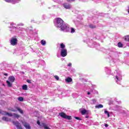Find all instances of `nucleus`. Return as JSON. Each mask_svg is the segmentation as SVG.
<instances>
[{"label":"nucleus","instance_id":"1","mask_svg":"<svg viewBox=\"0 0 129 129\" xmlns=\"http://www.w3.org/2000/svg\"><path fill=\"white\" fill-rule=\"evenodd\" d=\"M56 27H57V28H60L61 31H64V30H65V28L63 26V25H64V21H63V20H62V19L60 18H56Z\"/></svg>","mask_w":129,"mask_h":129},{"label":"nucleus","instance_id":"2","mask_svg":"<svg viewBox=\"0 0 129 129\" xmlns=\"http://www.w3.org/2000/svg\"><path fill=\"white\" fill-rule=\"evenodd\" d=\"M59 115H60V116H61V117H62V118H64L66 119H69V120L71 119V116H68L66 115V113L63 112L59 113Z\"/></svg>","mask_w":129,"mask_h":129},{"label":"nucleus","instance_id":"3","mask_svg":"<svg viewBox=\"0 0 129 129\" xmlns=\"http://www.w3.org/2000/svg\"><path fill=\"white\" fill-rule=\"evenodd\" d=\"M10 43L12 46H16L18 44V39L12 37L10 40Z\"/></svg>","mask_w":129,"mask_h":129},{"label":"nucleus","instance_id":"4","mask_svg":"<svg viewBox=\"0 0 129 129\" xmlns=\"http://www.w3.org/2000/svg\"><path fill=\"white\" fill-rule=\"evenodd\" d=\"M60 55L61 57H66L67 56V49H62L60 52Z\"/></svg>","mask_w":129,"mask_h":129},{"label":"nucleus","instance_id":"5","mask_svg":"<svg viewBox=\"0 0 129 129\" xmlns=\"http://www.w3.org/2000/svg\"><path fill=\"white\" fill-rule=\"evenodd\" d=\"M1 114H2V115H8V116H13V114H12V113H9L4 111H2Z\"/></svg>","mask_w":129,"mask_h":129},{"label":"nucleus","instance_id":"6","mask_svg":"<svg viewBox=\"0 0 129 129\" xmlns=\"http://www.w3.org/2000/svg\"><path fill=\"white\" fill-rule=\"evenodd\" d=\"M63 8H64V9H66L67 10H69L71 9V6L68 3H64L63 4Z\"/></svg>","mask_w":129,"mask_h":129},{"label":"nucleus","instance_id":"7","mask_svg":"<svg viewBox=\"0 0 129 129\" xmlns=\"http://www.w3.org/2000/svg\"><path fill=\"white\" fill-rule=\"evenodd\" d=\"M9 80L10 81V82H15V80H16V78H15V77L14 76H10L9 78Z\"/></svg>","mask_w":129,"mask_h":129},{"label":"nucleus","instance_id":"8","mask_svg":"<svg viewBox=\"0 0 129 129\" xmlns=\"http://www.w3.org/2000/svg\"><path fill=\"white\" fill-rule=\"evenodd\" d=\"M66 81L68 82V83H70V82H72V78L68 77L66 79Z\"/></svg>","mask_w":129,"mask_h":129},{"label":"nucleus","instance_id":"9","mask_svg":"<svg viewBox=\"0 0 129 129\" xmlns=\"http://www.w3.org/2000/svg\"><path fill=\"white\" fill-rule=\"evenodd\" d=\"M24 126H25V127H26V128L31 129V126H30V124H28L27 123H25Z\"/></svg>","mask_w":129,"mask_h":129},{"label":"nucleus","instance_id":"10","mask_svg":"<svg viewBox=\"0 0 129 129\" xmlns=\"http://www.w3.org/2000/svg\"><path fill=\"white\" fill-rule=\"evenodd\" d=\"M16 109H17V110H18V111H19L20 113H21L22 114H24V111H23V110H22L21 108L18 107H16Z\"/></svg>","mask_w":129,"mask_h":129},{"label":"nucleus","instance_id":"11","mask_svg":"<svg viewBox=\"0 0 129 129\" xmlns=\"http://www.w3.org/2000/svg\"><path fill=\"white\" fill-rule=\"evenodd\" d=\"M6 82L7 83V85H8V87H12L13 86V84H12L11 82H10V81H7Z\"/></svg>","mask_w":129,"mask_h":129},{"label":"nucleus","instance_id":"12","mask_svg":"<svg viewBox=\"0 0 129 129\" xmlns=\"http://www.w3.org/2000/svg\"><path fill=\"white\" fill-rule=\"evenodd\" d=\"M89 28H90L91 29H95V28H96V26L94 25L93 24H90L89 25Z\"/></svg>","mask_w":129,"mask_h":129},{"label":"nucleus","instance_id":"13","mask_svg":"<svg viewBox=\"0 0 129 129\" xmlns=\"http://www.w3.org/2000/svg\"><path fill=\"white\" fill-rule=\"evenodd\" d=\"M102 107H103V105L102 104H99L95 106L96 108H102Z\"/></svg>","mask_w":129,"mask_h":129},{"label":"nucleus","instance_id":"14","mask_svg":"<svg viewBox=\"0 0 129 129\" xmlns=\"http://www.w3.org/2000/svg\"><path fill=\"white\" fill-rule=\"evenodd\" d=\"M22 89H23V90H27V89H28V86H27V85H24L22 86Z\"/></svg>","mask_w":129,"mask_h":129},{"label":"nucleus","instance_id":"15","mask_svg":"<svg viewBox=\"0 0 129 129\" xmlns=\"http://www.w3.org/2000/svg\"><path fill=\"white\" fill-rule=\"evenodd\" d=\"M40 43H41V45H42L43 46H45L46 45V41H45L44 40H42L40 41Z\"/></svg>","mask_w":129,"mask_h":129},{"label":"nucleus","instance_id":"16","mask_svg":"<svg viewBox=\"0 0 129 129\" xmlns=\"http://www.w3.org/2000/svg\"><path fill=\"white\" fill-rule=\"evenodd\" d=\"M124 40L125 41H127V42H129V35L125 36Z\"/></svg>","mask_w":129,"mask_h":129},{"label":"nucleus","instance_id":"17","mask_svg":"<svg viewBox=\"0 0 129 129\" xmlns=\"http://www.w3.org/2000/svg\"><path fill=\"white\" fill-rule=\"evenodd\" d=\"M86 112H87V111L85 109H84L81 111L82 115H84V114H86Z\"/></svg>","mask_w":129,"mask_h":129},{"label":"nucleus","instance_id":"18","mask_svg":"<svg viewBox=\"0 0 129 129\" xmlns=\"http://www.w3.org/2000/svg\"><path fill=\"white\" fill-rule=\"evenodd\" d=\"M60 47L61 49H65V44L64 43H60Z\"/></svg>","mask_w":129,"mask_h":129},{"label":"nucleus","instance_id":"19","mask_svg":"<svg viewBox=\"0 0 129 129\" xmlns=\"http://www.w3.org/2000/svg\"><path fill=\"white\" fill-rule=\"evenodd\" d=\"M2 119L3 120H5V121H9V119L6 116L3 117Z\"/></svg>","mask_w":129,"mask_h":129},{"label":"nucleus","instance_id":"20","mask_svg":"<svg viewBox=\"0 0 129 129\" xmlns=\"http://www.w3.org/2000/svg\"><path fill=\"white\" fill-rule=\"evenodd\" d=\"M118 47L119 48H122V47H123L122 43H121V42H118Z\"/></svg>","mask_w":129,"mask_h":129},{"label":"nucleus","instance_id":"21","mask_svg":"<svg viewBox=\"0 0 129 129\" xmlns=\"http://www.w3.org/2000/svg\"><path fill=\"white\" fill-rule=\"evenodd\" d=\"M104 113H105V114H107V117H109L110 115H109V112H108V111L105 110L104 111Z\"/></svg>","mask_w":129,"mask_h":129},{"label":"nucleus","instance_id":"22","mask_svg":"<svg viewBox=\"0 0 129 129\" xmlns=\"http://www.w3.org/2000/svg\"><path fill=\"white\" fill-rule=\"evenodd\" d=\"M18 100H19V101H24V98L22 97H19L18 98Z\"/></svg>","mask_w":129,"mask_h":129},{"label":"nucleus","instance_id":"23","mask_svg":"<svg viewBox=\"0 0 129 129\" xmlns=\"http://www.w3.org/2000/svg\"><path fill=\"white\" fill-rule=\"evenodd\" d=\"M14 115L15 117H17V118H19V117H20V115L18 114L14 113Z\"/></svg>","mask_w":129,"mask_h":129},{"label":"nucleus","instance_id":"24","mask_svg":"<svg viewBox=\"0 0 129 129\" xmlns=\"http://www.w3.org/2000/svg\"><path fill=\"white\" fill-rule=\"evenodd\" d=\"M74 118L78 120H81V118H80L79 117H74Z\"/></svg>","mask_w":129,"mask_h":129},{"label":"nucleus","instance_id":"25","mask_svg":"<svg viewBox=\"0 0 129 129\" xmlns=\"http://www.w3.org/2000/svg\"><path fill=\"white\" fill-rule=\"evenodd\" d=\"M54 77L56 80H59V77H58V76H54Z\"/></svg>","mask_w":129,"mask_h":129},{"label":"nucleus","instance_id":"26","mask_svg":"<svg viewBox=\"0 0 129 129\" xmlns=\"http://www.w3.org/2000/svg\"><path fill=\"white\" fill-rule=\"evenodd\" d=\"M75 29L74 28H72L71 33H75Z\"/></svg>","mask_w":129,"mask_h":129},{"label":"nucleus","instance_id":"27","mask_svg":"<svg viewBox=\"0 0 129 129\" xmlns=\"http://www.w3.org/2000/svg\"><path fill=\"white\" fill-rule=\"evenodd\" d=\"M5 2H6V3H11V2H12V1H14V0H5Z\"/></svg>","mask_w":129,"mask_h":129},{"label":"nucleus","instance_id":"28","mask_svg":"<svg viewBox=\"0 0 129 129\" xmlns=\"http://www.w3.org/2000/svg\"><path fill=\"white\" fill-rule=\"evenodd\" d=\"M37 123L38 125H40L41 122H40V120H37Z\"/></svg>","mask_w":129,"mask_h":129},{"label":"nucleus","instance_id":"29","mask_svg":"<svg viewBox=\"0 0 129 129\" xmlns=\"http://www.w3.org/2000/svg\"><path fill=\"white\" fill-rule=\"evenodd\" d=\"M68 3H70V2H75V0H67Z\"/></svg>","mask_w":129,"mask_h":129},{"label":"nucleus","instance_id":"30","mask_svg":"<svg viewBox=\"0 0 129 129\" xmlns=\"http://www.w3.org/2000/svg\"><path fill=\"white\" fill-rule=\"evenodd\" d=\"M68 66H69V67H71V66H72V63H70L68 64Z\"/></svg>","mask_w":129,"mask_h":129},{"label":"nucleus","instance_id":"31","mask_svg":"<svg viewBox=\"0 0 129 129\" xmlns=\"http://www.w3.org/2000/svg\"><path fill=\"white\" fill-rule=\"evenodd\" d=\"M26 81L28 83H31V81L29 80H27Z\"/></svg>","mask_w":129,"mask_h":129},{"label":"nucleus","instance_id":"32","mask_svg":"<svg viewBox=\"0 0 129 129\" xmlns=\"http://www.w3.org/2000/svg\"><path fill=\"white\" fill-rule=\"evenodd\" d=\"M92 101H93V102H96V100H95V99H93Z\"/></svg>","mask_w":129,"mask_h":129},{"label":"nucleus","instance_id":"33","mask_svg":"<svg viewBox=\"0 0 129 129\" xmlns=\"http://www.w3.org/2000/svg\"><path fill=\"white\" fill-rule=\"evenodd\" d=\"M104 126H105L106 127H107V126H108V124H106V123H105Z\"/></svg>","mask_w":129,"mask_h":129},{"label":"nucleus","instance_id":"34","mask_svg":"<svg viewBox=\"0 0 129 129\" xmlns=\"http://www.w3.org/2000/svg\"><path fill=\"white\" fill-rule=\"evenodd\" d=\"M115 77L117 80H118V77L117 76H115Z\"/></svg>","mask_w":129,"mask_h":129},{"label":"nucleus","instance_id":"35","mask_svg":"<svg viewBox=\"0 0 129 129\" xmlns=\"http://www.w3.org/2000/svg\"><path fill=\"white\" fill-rule=\"evenodd\" d=\"M11 111H13V112H16V110H15V109H13V110H11Z\"/></svg>","mask_w":129,"mask_h":129},{"label":"nucleus","instance_id":"36","mask_svg":"<svg viewBox=\"0 0 129 129\" xmlns=\"http://www.w3.org/2000/svg\"><path fill=\"white\" fill-rule=\"evenodd\" d=\"M4 75H5V76H8V74H4Z\"/></svg>","mask_w":129,"mask_h":129},{"label":"nucleus","instance_id":"37","mask_svg":"<svg viewBox=\"0 0 129 129\" xmlns=\"http://www.w3.org/2000/svg\"><path fill=\"white\" fill-rule=\"evenodd\" d=\"M88 95H89V94H90V92H88Z\"/></svg>","mask_w":129,"mask_h":129},{"label":"nucleus","instance_id":"38","mask_svg":"<svg viewBox=\"0 0 129 129\" xmlns=\"http://www.w3.org/2000/svg\"><path fill=\"white\" fill-rule=\"evenodd\" d=\"M2 111L1 110H0V113H1V114H2Z\"/></svg>","mask_w":129,"mask_h":129},{"label":"nucleus","instance_id":"39","mask_svg":"<svg viewBox=\"0 0 129 129\" xmlns=\"http://www.w3.org/2000/svg\"><path fill=\"white\" fill-rule=\"evenodd\" d=\"M86 118H88V116H86Z\"/></svg>","mask_w":129,"mask_h":129}]
</instances>
